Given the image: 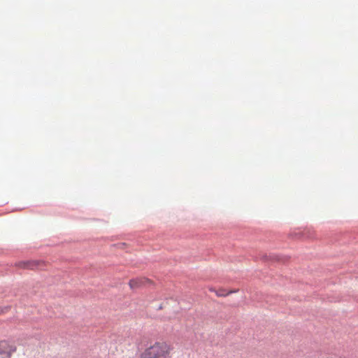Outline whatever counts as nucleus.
Segmentation results:
<instances>
[{"label": "nucleus", "instance_id": "1", "mask_svg": "<svg viewBox=\"0 0 358 358\" xmlns=\"http://www.w3.org/2000/svg\"><path fill=\"white\" fill-rule=\"evenodd\" d=\"M172 351L171 345L165 341H157L140 354V358H168Z\"/></svg>", "mask_w": 358, "mask_h": 358}, {"label": "nucleus", "instance_id": "2", "mask_svg": "<svg viewBox=\"0 0 358 358\" xmlns=\"http://www.w3.org/2000/svg\"><path fill=\"white\" fill-rule=\"evenodd\" d=\"M16 347L6 341H0V354L3 358H9L15 352Z\"/></svg>", "mask_w": 358, "mask_h": 358}, {"label": "nucleus", "instance_id": "3", "mask_svg": "<svg viewBox=\"0 0 358 358\" xmlns=\"http://www.w3.org/2000/svg\"><path fill=\"white\" fill-rule=\"evenodd\" d=\"M42 262L38 261H27L19 263V266L24 268L35 269L40 267Z\"/></svg>", "mask_w": 358, "mask_h": 358}, {"label": "nucleus", "instance_id": "4", "mask_svg": "<svg viewBox=\"0 0 358 358\" xmlns=\"http://www.w3.org/2000/svg\"><path fill=\"white\" fill-rule=\"evenodd\" d=\"M146 281L147 280L143 278L132 279L129 281V285L131 289H136L143 285Z\"/></svg>", "mask_w": 358, "mask_h": 358}, {"label": "nucleus", "instance_id": "5", "mask_svg": "<svg viewBox=\"0 0 358 358\" xmlns=\"http://www.w3.org/2000/svg\"><path fill=\"white\" fill-rule=\"evenodd\" d=\"M209 290L210 292H214L217 296H226L229 295L231 293H234V292H236V291H229L228 292V291H227V290H225L224 289H220L216 291L213 288H210Z\"/></svg>", "mask_w": 358, "mask_h": 358}]
</instances>
